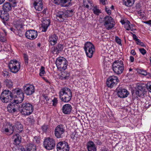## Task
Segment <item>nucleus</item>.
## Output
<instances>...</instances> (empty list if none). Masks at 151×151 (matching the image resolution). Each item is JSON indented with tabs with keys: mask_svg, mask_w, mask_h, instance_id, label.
<instances>
[{
	"mask_svg": "<svg viewBox=\"0 0 151 151\" xmlns=\"http://www.w3.org/2000/svg\"><path fill=\"white\" fill-rule=\"evenodd\" d=\"M13 95L14 97L17 99L16 100L19 101V102H22L24 99V94L23 92L19 88L14 89L12 90Z\"/></svg>",
	"mask_w": 151,
	"mask_h": 151,
	"instance_id": "12",
	"label": "nucleus"
},
{
	"mask_svg": "<svg viewBox=\"0 0 151 151\" xmlns=\"http://www.w3.org/2000/svg\"><path fill=\"white\" fill-rule=\"evenodd\" d=\"M136 95L140 97L143 98L144 96V92L142 91H139L136 90Z\"/></svg>",
	"mask_w": 151,
	"mask_h": 151,
	"instance_id": "37",
	"label": "nucleus"
},
{
	"mask_svg": "<svg viewBox=\"0 0 151 151\" xmlns=\"http://www.w3.org/2000/svg\"><path fill=\"white\" fill-rule=\"evenodd\" d=\"M53 102L52 105L54 106H56L58 103V100L57 98L55 97H54V99L52 100V101L51 100L50 102Z\"/></svg>",
	"mask_w": 151,
	"mask_h": 151,
	"instance_id": "43",
	"label": "nucleus"
},
{
	"mask_svg": "<svg viewBox=\"0 0 151 151\" xmlns=\"http://www.w3.org/2000/svg\"><path fill=\"white\" fill-rule=\"evenodd\" d=\"M101 151H107V149L104 146L101 148Z\"/></svg>",
	"mask_w": 151,
	"mask_h": 151,
	"instance_id": "64",
	"label": "nucleus"
},
{
	"mask_svg": "<svg viewBox=\"0 0 151 151\" xmlns=\"http://www.w3.org/2000/svg\"><path fill=\"white\" fill-rule=\"evenodd\" d=\"M56 146L58 151H68L69 150L68 143L65 141L59 142Z\"/></svg>",
	"mask_w": 151,
	"mask_h": 151,
	"instance_id": "16",
	"label": "nucleus"
},
{
	"mask_svg": "<svg viewBox=\"0 0 151 151\" xmlns=\"http://www.w3.org/2000/svg\"><path fill=\"white\" fill-rule=\"evenodd\" d=\"M72 109V106L70 104H65L63 106L62 108V111L64 114H69L71 113Z\"/></svg>",
	"mask_w": 151,
	"mask_h": 151,
	"instance_id": "21",
	"label": "nucleus"
},
{
	"mask_svg": "<svg viewBox=\"0 0 151 151\" xmlns=\"http://www.w3.org/2000/svg\"><path fill=\"white\" fill-rule=\"evenodd\" d=\"M93 48H94V45L90 42H87L85 44L84 49L85 52H87L88 49H93Z\"/></svg>",
	"mask_w": 151,
	"mask_h": 151,
	"instance_id": "31",
	"label": "nucleus"
},
{
	"mask_svg": "<svg viewBox=\"0 0 151 151\" xmlns=\"http://www.w3.org/2000/svg\"><path fill=\"white\" fill-rule=\"evenodd\" d=\"M42 96L44 97V98L47 101V103H49V101H49V99L48 98V97L45 94H42Z\"/></svg>",
	"mask_w": 151,
	"mask_h": 151,
	"instance_id": "55",
	"label": "nucleus"
},
{
	"mask_svg": "<svg viewBox=\"0 0 151 151\" xmlns=\"http://www.w3.org/2000/svg\"><path fill=\"white\" fill-rule=\"evenodd\" d=\"M38 35L37 31L35 30H30L27 31L25 33V36L27 38L33 40L35 39Z\"/></svg>",
	"mask_w": 151,
	"mask_h": 151,
	"instance_id": "17",
	"label": "nucleus"
},
{
	"mask_svg": "<svg viewBox=\"0 0 151 151\" xmlns=\"http://www.w3.org/2000/svg\"><path fill=\"white\" fill-rule=\"evenodd\" d=\"M12 6L8 2H6L3 5V9L4 11V12H8L12 9Z\"/></svg>",
	"mask_w": 151,
	"mask_h": 151,
	"instance_id": "26",
	"label": "nucleus"
},
{
	"mask_svg": "<svg viewBox=\"0 0 151 151\" xmlns=\"http://www.w3.org/2000/svg\"><path fill=\"white\" fill-rule=\"evenodd\" d=\"M36 148L34 145L32 143H29L27 145L26 151H36Z\"/></svg>",
	"mask_w": 151,
	"mask_h": 151,
	"instance_id": "33",
	"label": "nucleus"
},
{
	"mask_svg": "<svg viewBox=\"0 0 151 151\" xmlns=\"http://www.w3.org/2000/svg\"><path fill=\"white\" fill-rule=\"evenodd\" d=\"M5 84L8 88H11L13 85V83L10 80L6 79L4 81Z\"/></svg>",
	"mask_w": 151,
	"mask_h": 151,
	"instance_id": "35",
	"label": "nucleus"
},
{
	"mask_svg": "<svg viewBox=\"0 0 151 151\" xmlns=\"http://www.w3.org/2000/svg\"><path fill=\"white\" fill-rule=\"evenodd\" d=\"M19 151H26L24 148L22 146L20 147L19 148Z\"/></svg>",
	"mask_w": 151,
	"mask_h": 151,
	"instance_id": "61",
	"label": "nucleus"
},
{
	"mask_svg": "<svg viewBox=\"0 0 151 151\" xmlns=\"http://www.w3.org/2000/svg\"><path fill=\"white\" fill-rule=\"evenodd\" d=\"M50 20L48 19H45L42 22V31L46 32L48 27L50 25Z\"/></svg>",
	"mask_w": 151,
	"mask_h": 151,
	"instance_id": "23",
	"label": "nucleus"
},
{
	"mask_svg": "<svg viewBox=\"0 0 151 151\" xmlns=\"http://www.w3.org/2000/svg\"><path fill=\"white\" fill-rule=\"evenodd\" d=\"M139 50L140 53L143 55L146 53V51L144 48H139Z\"/></svg>",
	"mask_w": 151,
	"mask_h": 151,
	"instance_id": "52",
	"label": "nucleus"
},
{
	"mask_svg": "<svg viewBox=\"0 0 151 151\" xmlns=\"http://www.w3.org/2000/svg\"><path fill=\"white\" fill-rule=\"evenodd\" d=\"M9 3L12 6V7H14L16 6L17 1L16 0H9Z\"/></svg>",
	"mask_w": 151,
	"mask_h": 151,
	"instance_id": "40",
	"label": "nucleus"
},
{
	"mask_svg": "<svg viewBox=\"0 0 151 151\" xmlns=\"http://www.w3.org/2000/svg\"><path fill=\"white\" fill-rule=\"evenodd\" d=\"M129 93L125 89H119L117 92L118 96L121 98H124L127 96Z\"/></svg>",
	"mask_w": 151,
	"mask_h": 151,
	"instance_id": "22",
	"label": "nucleus"
},
{
	"mask_svg": "<svg viewBox=\"0 0 151 151\" xmlns=\"http://www.w3.org/2000/svg\"><path fill=\"white\" fill-rule=\"evenodd\" d=\"M56 64L58 68L60 70H65L67 68L68 62L63 57L58 58L56 60Z\"/></svg>",
	"mask_w": 151,
	"mask_h": 151,
	"instance_id": "7",
	"label": "nucleus"
},
{
	"mask_svg": "<svg viewBox=\"0 0 151 151\" xmlns=\"http://www.w3.org/2000/svg\"><path fill=\"white\" fill-rule=\"evenodd\" d=\"M94 13L97 15L99 14L101 12L100 11L97 9L94 8L93 9Z\"/></svg>",
	"mask_w": 151,
	"mask_h": 151,
	"instance_id": "46",
	"label": "nucleus"
},
{
	"mask_svg": "<svg viewBox=\"0 0 151 151\" xmlns=\"http://www.w3.org/2000/svg\"><path fill=\"white\" fill-rule=\"evenodd\" d=\"M124 5L127 7L132 6L134 2V0H122Z\"/></svg>",
	"mask_w": 151,
	"mask_h": 151,
	"instance_id": "30",
	"label": "nucleus"
},
{
	"mask_svg": "<svg viewBox=\"0 0 151 151\" xmlns=\"http://www.w3.org/2000/svg\"><path fill=\"white\" fill-rule=\"evenodd\" d=\"M34 109V107L31 103L24 102L20 104L19 111L23 115L28 116L33 112Z\"/></svg>",
	"mask_w": 151,
	"mask_h": 151,
	"instance_id": "2",
	"label": "nucleus"
},
{
	"mask_svg": "<svg viewBox=\"0 0 151 151\" xmlns=\"http://www.w3.org/2000/svg\"><path fill=\"white\" fill-rule=\"evenodd\" d=\"M73 9L67 10L64 12L59 11L57 12L56 16L58 20L60 22H63L67 18L71 17L73 15Z\"/></svg>",
	"mask_w": 151,
	"mask_h": 151,
	"instance_id": "4",
	"label": "nucleus"
},
{
	"mask_svg": "<svg viewBox=\"0 0 151 151\" xmlns=\"http://www.w3.org/2000/svg\"><path fill=\"white\" fill-rule=\"evenodd\" d=\"M49 126L46 124H44L41 127V129L43 132H46L49 130Z\"/></svg>",
	"mask_w": 151,
	"mask_h": 151,
	"instance_id": "36",
	"label": "nucleus"
},
{
	"mask_svg": "<svg viewBox=\"0 0 151 151\" xmlns=\"http://www.w3.org/2000/svg\"><path fill=\"white\" fill-rule=\"evenodd\" d=\"M13 101L11 102L7 106L8 111L11 113H14L19 111L20 108V104L21 102L16 100H14Z\"/></svg>",
	"mask_w": 151,
	"mask_h": 151,
	"instance_id": "6",
	"label": "nucleus"
},
{
	"mask_svg": "<svg viewBox=\"0 0 151 151\" xmlns=\"http://www.w3.org/2000/svg\"><path fill=\"white\" fill-rule=\"evenodd\" d=\"M43 145L46 149L48 150H52L55 147V142L53 138L47 137L45 139Z\"/></svg>",
	"mask_w": 151,
	"mask_h": 151,
	"instance_id": "8",
	"label": "nucleus"
},
{
	"mask_svg": "<svg viewBox=\"0 0 151 151\" xmlns=\"http://www.w3.org/2000/svg\"><path fill=\"white\" fill-rule=\"evenodd\" d=\"M131 53L133 55H134L136 54V53L134 50H131Z\"/></svg>",
	"mask_w": 151,
	"mask_h": 151,
	"instance_id": "63",
	"label": "nucleus"
},
{
	"mask_svg": "<svg viewBox=\"0 0 151 151\" xmlns=\"http://www.w3.org/2000/svg\"><path fill=\"white\" fill-rule=\"evenodd\" d=\"M145 106L146 108H149L150 106H151V100H149V101H147L145 103Z\"/></svg>",
	"mask_w": 151,
	"mask_h": 151,
	"instance_id": "49",
	"label": "nucleus"
},
{
	"mask_svg": "<svg viewBox=\"0 0 151 151\" xmlns=\"http://www.w3.org/2000/svg\"><path fill=\"white\" fill-rule=\"evenodd\" d=\"M71 0H54V3L55 4L60 5L62 6L67 7L71 4Z\"/></svg>",
	"mask_w": 151,
	"mask_h": 151,
	"instance_id": "18",
	"label": "nucleus"
},
{
	"mask_svg": "<svg viewBox=\"0 0 151 151\" xmlns=\"http://www.w3.org/2000/svg\"><path fill=\"white\" fill-rule=\"evenodd\" d=\"M59 98L63 102L68 103L70 101L72 96V92L67 87L61 88L59 93Z\"/></svg>",
	"mask_w": 151,
	"mask_h": 151,
	"instance_id": "1",
	"label": "nucleus"
},
{
	"mask_svg": "<svg viewBox=\"0 0 151 151\" xmlns=\"http://www.w3.org/2000/svg\"><path fill=\"white\" fill-rule=\"evenodd\" d=\"M12 127H11V129H10L9 130L8 128H5L4 129H3V131H2V132H9L10 133L9 134L10 135V134L12 132V131H11V130H12Z\"/></svg>",
	"mask_w": 151,
	"mask_h": 151,
	"instance_id": "48",
	"label": "nucleus"
},
{
	"mask_svg": "<svg viewBox=\"0 0 151 151\" xmlns=\"http://www.w3.org/2000/svg\"><path fill=\"white\" fill-rule=\"evenodd\" d=\"M119 82L118 78L115 76H111L109 77L106 82L107 86L108 87L112 88L116 86L117 83Z\"/></svg>",
	"mask_w": 151,
	"mask_h": 151,
	"instance_id": "13",
	"label": "nucleus"
},
{
	"mask_svg": "<svg viewBox=\"0 0 151 151\" xmlns=\"http://www.w3.org/2000/svg\"><path fill=\"white\" fill-rule=\"evenodd\" d=\"M13 138H14V144L16 145H19L21 142V138L20 135L18 134H16L13 137Z\"/></svg>",
	"mask_w": 151,
	"mask_h": 151,
	"instance_id": "29",
	"label": "nucleus"
},
{
	"mask_svg": "<svg viewBox=\"0 0 151 151\" xmlns=\"http://www.w3.org/2000/svg\"><path fill=\"white\" fill-rule=\"evenodd\" d=\"M2 75L4 77L6 76V78H9V72L4 70L3 72Z\"/></svg>",
	"mask_w": 151,
	"mask_h": 151,
	"instance_id": "50",
	"label": "nucleus"
},
{
	"mask_svg": "<svg viewBox=\"0 0 151 151\" xmlns=\"http://www.w3.org/2000/svg\"><path fill=\"white\" fill-rule=\"evenodd\" d=\"M8 124L9 127V128L11 129V127H12V130H11L12 132L10 134L13 133L14 130L19 133L23 131V126L19 121H16L13 126L12 124L10 123H9Z\"/></svg>",
	"mask_w": 151,
	"mask_h": 151,
	"instance_id": "10",
	"label": "nucleus"
},
{
	"mask_svg": "<svg viewBox=\"0 0 151 151\" xmlns=\"http://www.w3.org/2000/svg\"><path fill=\"white\" fill-rule=\"evenodd\" d=\"M133 40H135V41L137 40V39H138L137 37L135 34H133Z\"/></svg>",
	"mask_w": 151,
	"mask_h": 151,
	"instance_id": "62",
	"label": "nucleus"
},
{
	"mask_svg": "<svg viewBox=\"0 0 151 151\" xmlns=\"http://www.w3.org/2000/svg\"><path fill=\"white\" fill-rule=\"evenodd\" d=\"M115 41L119 45H122L121 40L118 37L116 36Z\"/></svg>",
	"mask_w": 151,
	"mask_h": 151,
	"instance_id": "47",
	"label": "nucleus"
},
{
	"mask_svg": "<svg viewBox=\"0 0 151 151\" xmlns=\"http://www.w3.org/2000/svg\"><path fill=\"white\" fill-rule=\"evenodd\" d=\"M63 45L59 44L56 47H52L51 49V51L53 54L58 55L63 50Z\"/></svg>",
	"mask_w": 151,
	"mask_h": 151,
	"instance_id": "19",
	"label": "nucleus"
},
{
	"mask_svg": "<svg viewBox=\"0 0 151 151\" xmlns=\"http://www.w3.org/2000/svg\"><path fill=\"white\" fill-rule=\"evenodd\" d=\"M45 69L44 67L43 66H41L40 70V76H43L45 73Z\"/></svg>",
	"mask_w": 151,
	"mask_h": 151,
	"instance_id": "41",
	"label": "nucleus"
},
{
	"mask_svg": "<svg viewBox=\"0 0 151 151\" xmlns=\"http://www.w3.org/2000/svg\"><path fill=\"white\" fill-rule=\"evenodd\" d=\"M24 59L25 64L26 65H27L28 63V56L26 54H24Z\"/></svg>",
	"mask_w": 151,
	"mask_h": 151,
	"instance_id": "45",
	"label": "nucleus"
},
{
	"mask_svg": "<svg viewBox=\"0 0 151 151\" xmlns=\"http://www.w3.org/2000/svg\"><path fill=\"white\" fill-rule=\"evenodd\" d=\"M24 92L27 95H31L35 92L34 86L32 84H27L23 86Z\"/></svg>",
	"mask_w": 151,
	"mask_h": 151,
	"instance_id": "15",
	"label": "nucleus"
},
{
	"mask_svg": "<svg viewBox=\"0 0 151 151\" xmlns=\"http://www.w3.org/2000/svg\"><path fill=\"white\" fill-rule=\"evenodd\" d=\"M138 89L137 90H138L139 91H143L144 90V86H142L141 85H139L138 86Z\"/></svg>",
	"mask_w": 151,
	"mask_h": 151,
	"instance_id": "51",
	"label": "nucleus"
},
{
	"mask_svg": "<svg viewBox=\"0 0 151 151\" xmlns=\"http://www.w3.org/2000/svg\"><path fill=\"white\" fill-rule=\"evenodd\" d=\"M123 62L122 60H117L113 63L112 69L115 73L118 75L121 74L124 70Z\"/></svg>",
	"mask_w": 151,
	"mask_h": 151,
	"instance_id": "3",
	"label": "nucleus"
},
{
	"mask_svg": "<svg viewBox=\"0 0 151 151\" xmlns=\"http://www.w3.org/2000/svg\"><path fill=\"white\" fill-rule=\"evenodd\" d=\"M29 122L31 124H33L35 122V119L34 118L33 116H30L28 118Z\"/></svg>",
	"mask_w": 151,
	"mask_h": 151,
	"instance_id": "39",
	"label": "nucleus"
},
{
	"mask_svg": "<svg viewBox=\"0 0 151 151\" xmlns=\"http://www.w3.org/2000/svg\"><path fill=\"white\" fill-rule=\"evenodd\" d=\"M104 21V25L108 30L112 29L115 25V23L114 21V20L111 16H106Z\"/></svg>",
	"mask_w": 151,
	"mask_h": 151,
	"instance_id": "11",
	"label": "nucleus"
},
{
	"mask_svg": "<svg viewBox=\"0 0 151 151\" xmlns=\"http://www.w3.org/2000/svg\"><path fill=\"white\" fill-rule=\"evenodd\" d=\"M76 132H73L70 135L71 138L74 140L75 139V137H76Z\"/></svg>",
	"mask_w": 151,
	"mask_h": 151,
	"instance_id": "53",
	"label": "nucleus"
},
{
	"mask_svg": "<svg viewBox=\"0 0 151 151\" xmlns=\"http://www.w3.org/2000/svg\"><path fill=\"white\" fill-rule=\"evenodd\" d=\"M141 7V4L139 3L137 4L136 6V7L137 9L140 8Z\"/></svg>",
	"mask_w": 151,
	"mask_h": 151,
	"instance_id": "60",
	"label": "nucleus"
},
{
	"mask_svg": "<svg viewBox=\"0 0 151 151\" xmlns=\"http://www.w3.org/2000/svg\"><path fill=\"white\" fill-rule=\"evenodd\" d=\"M23 23L22 21L19 20L15 22L14 23V25L16 28L23 29Z\"/></svg>",
	"mask_w": 151,
	"mask_h": 151,
	"instance_id": "32",
	"label": "nucleus"
},
{
	"mask_svg": "<svg viewBox=\"0 0 151 151\" xmlns=\"http://www.w3.org/2000/svg\"><path fill=\"white\" fill-rule=\"evenodd\" d=\"M105 11L109 15H110L111 13V11L109 9V8H108L106 6L105 7Z\"/></svg>",
	"mask_w": 151,
	"mask_h": 151,
	"instance_id": "56",
	"label": "nucleus"
},
{
	"mask_svg": "<svg viewBox=\"0 0 151 151\" xmlns=\"http://www.w3.org/2000/svg\"><path fill=\"white\" fill-rule=\"evenodd\" d=\"M95 142L97 144L99 145H101L102 143V142L99 139H95Z\"/></svg>",
	"mask_w": 151,
	"mask_h": 151,
	"instance_id": "57",
	"label": "nucleus"
},
{
	"mask_svg": "<svg viewBox=\"0 0 151 151\" xmlns=\"http://www.w3.org/2000/svg\"><path fill=\"white\" fill-rule=\"evenodd\" d=\"M64 127L63 124H60L56 127L54 131L55 137L58 138H62L63 134L65 131Z\"/></svg>",
	"mask_w": 151,
	"mask_h": 151,
	"instance_id": "14",
	"label": "nucleus"
},
{
	"mask_svg": "<svg viewBox=\"0 0 151 151\" xmlns=\"http://www.w3.org/2000/svg\"><path fill=\"white\" fill-rule=\"evenodd\" d=\"M95 47L93 49H90L87 50V52H85L86 55L89 58H91L93 56V52L95 51Z\"/></svg>",
	"mask_w": 151,
	"mask_h": 151,
	"instance_id": "34",
	"label": "nucleus"
},
{
	"mask_svg": "<svg viewBox=\"0 0 151 151\" xmlns=\"http://www.w3.org/2000/svg\"><path fill=\"white\" fill-rule=\"evenodd\" d=\"M70 74L68 72L63 71L61 72V75L60 77V78L62 80L68 79L69 78Z\"/></svg>",
	"mask_w": 151,
	"mask_h": 151,
	"instance_id": "28",
	"label": "nucleus"
},
{
	"mask_svg": "<svg viewBox=\"0 0 151 151\" xmlns=\"http://www.w3.org/2000/svg\"><path fill=\"white\" fill-rule=\"evenodd\" d=\"M147 87L148 90L151 92V85L147 84Z\"/></svg>",
	"mask_w": 151,
	"mask_h": 151,
	"instance_id": "59",
	"label": "nucleus"
},
{
	"mask_svg": "<svg viewBox=\"0 0 151 151\" xmlns=\"http://www.w3.org/2000/svg\"><path fill=\"white\" fill-rule=\"evenodd\" d=\"M13 96L12 91L5 90L2 92L0 99L3 102L6 103L12 99Z\"/></svg>",
	"mask_w": 151,
	"mask_h": 151,
	"instance_id": "9",
	"label": "nucleus"
},
{
	"mask_svg": "<svg viewBox=\"0 0 151 151\" xmlns=\"http://www.w3.org/2000/svg\"><path fill=\"white\" fill-rule=\"evenodd\" d=\"M87 148L88 151H96V148L94 142L92 141H89L86 144Z\"/></svg>",
	"mask_w": 151,
	"mask_h": 151,
	"instance_id": "25",
	"label": "nucleus"
},
{
	"mask_svg": "<svg viewBox=\"0 0 151 151\" xmlns=\"http://www.w3.org/2000/svg\"><path fill=\"white\" fill-rule=\"evenodd\" d=\"M139 73L143 75L146 76L147 75V73L146 71L143 69H139L138 70Z\"/></svg>",
	"mask_w": 151,
	"mask_h": 151,
	"instance_id": "38",
	"label": "nucleus"
},
{
	"mask_svg": "<svg viewBox=\"0 0 151 151\" xmlns=\"http://www.w3.org/2000/svg\"><path fill=\"white\" fill-rule=\"evenodd\" d=\"M130 23V22L128 21L127 22H126L125 24V28L127 30H130V25H129Z\"/></svg>",
	"mask_w": 151,
	"mask_h": 151,
	"instance_id": "44",
	"label": "nucleus"
},
{
	"mask_svg": "<svg viewBox=\"0 0 151 151\" xmlns=\"http://www.w3.org/2000/svg\"><path fill=\"white\" fill-rule=\"evenodd\" d=\"M58 37L56 35L54 34L49 37V41L51 45H54L57 42Z\"/></svg>",
	"mask_w": 151,
	"mask_h": 151,
	"instance_id": "27",
	"label": "nucleus"
},
{
	"mask_svg": "<svg viewBox=\"0 0 151 151\" xmlns=\"http://www.w3.org/2000/svg\"><path fill=\"white\" fill-rule=\"evenodd\" d=\"M3 12L0 11V17L2 19L3 23L6 24V22L9 20V15L7 12L5 13Z\"/></svg>",
	"mask_w": 151,
	"mask_h": 151,
	"instance_id": "24",
	"label": "nucleus"
},
{
	"mask_svg": "<svg viewBox=\"0 0 151 151\" xmlns=\"http://www.w3.org/2000/svg\"><path fill=\"white\" fill-rule=\"evenodd\" d=\"M100 1L104 5L106 4L107 3V1L106 0H100Z\"/></svg>",
	"mask_w": 151,
	"mask_h": 151,
	"instance_id": "58",
	"label": "nucleus"
},
{
	"mask_svg": "<svg viewBox=\"0 0 151 151\" xmlns=\"http://www.w3.org/2000/svg\"><path fill=\"white\" fill-rule=\"evenodd\" d=\"M17 29V32L18 33V35H19V36H22V29Z\"/></svg>",
	"mask_w": 151,
	"mask_h": 151,
	"instance_id": "54",
	"label": "nucleus"
},
{
	"mask_svg": "<svg viewBox=\"0 0 151 151\" xmlns=\"http://www.w3.org/2000/svg\"><path fill=\"white\" fill-rule=\"evenodd\" d=\"M34 140L35 143L39 144L40 143V137L39 136H36L34 137Z\"/></svg>",
	"mask_w": 151,
	"mask_h": 151,
	"instance_id": "42",
	"label": "nucleus"
},
{
	"mask_svg": "<svg viewBox=\"0 0 151 151\" xmlns=\"http://www.w3.org/2000/svg\"><path fill=\"white\" fill-rule=\"evenodd\" d=\"M8 67L10 71L16 73L20 68V63L16 60H11L9 63Z\"/></svg>",
	"mask_w": 151,
	"mask_h": 151,
	"instance_id": "5",
	"label": "nucleus"
},
{
	"mask_svg": "<svg viewBox=\"0 0 151 151\" xmlns=\"http://www.w3.org/2000/svg\"><path fill=\"white\" fill-rule=\"evenodd\" d=\"M33 6L35 9L38 11L42 9L43 4L42 0H34Z\"/></svg>",
	"mask_w": 151,
	"mask_h": 151,
	"instance_id": "20",
	"label": "nucleus"
}]
</instances>
